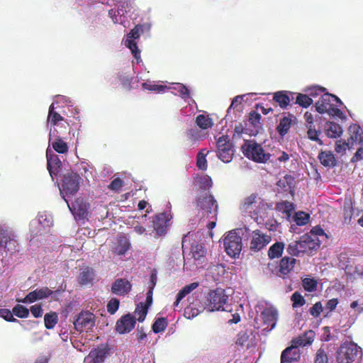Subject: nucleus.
I'll return each mask as SVG.
<instances>
[{"label": "nucleus", "mask_w": 363, "mask_h": 363, "mask_svg": "<svg viewBox=\"0 0 363 363\" xmlns=\"http://www.w3.org/2000/svg\"><path fill=\"white\" fill-rule=\"evenodd\" d=\"M228 300L229 297L224 289L217 288L215 290H211L206 296L205 309L209 312L216 311H230Z\"/></svg>", "instance_id": "nucleus-1"}, {"label": "nucleus", "mask_w": 363, "mask_h": 363, "mask_svg": "<svg viewBox=\"0 0 363 363\" xmlns=\"http://www.w3.org/2000/svg\"><path fill=\"white\" fill-rule=\"evenodd\" d=\"M195 207L202 217L208 218L218 216V205L217 201L210 191L201 192L196 198Z\"/></svg>", "instance_id": "nucleus-2"}, {"label": "nucleus", "mask_w": 363, "mask_h": 363, "mask_svg": "<svg viewBox=\"0 0 363 363\" xmlns=\"http://www.w3.org/2000/svg\"><path fill=\"white\" fill-rule=\"evenodd\" d=\"M342 104L341 100L337 96L325 93L315 103V109L320 113H327L330 116L341 117L342 112L338 106Z\"/></svg>", "instance_id": "nucleus-3"}, {"label": "nucleus", "mask_w": 363, "mask_h": 363, "mask_svg": "<svg viewBox=\"0 0 363 363\" xmlns=\"http://www.w3.org/2000/svg\"><path fill=\"white\" fill-rule=\"evenodd\" d=\"M241 150L247 158L257 163H266L271 157L269 153L265 152L261 144L252 140H245Z\"/></svg>", "instance_id": "nucleus-4"}, {"label": "nucleus", "mask_w": 363, "mask_h": 363, "mask_svg": "<svg viewBox=\"0 0 363 363\" xmlns=\"http://www.w3.org/2000/svg\"><path fill=\"white\" fill-rule=\"evenodd\" d=\"M361 354V348L354 342H344L337 352L338 363H352Z\"/></svg>", "instance_id": "nucleus-5"}, {"label": "nucleus", "mask_w": 363, "mask_h": 363, "mask_svg": "<svg viewBox=\"0 0 363 363\" xmlns=\"http://www.w3.org/2000/svg\"><path fill=\"white\" fill-rule=\"evenodd\" d=\"M266 206L265 201L257 193H252L242 201L240 209L242 211L253 213L252 215V217H253L258 215L260 211L265 209Z\"/></svg>", "instance_id": "nucleus-6"}, {"label": "nucleus", "mask_w": 363, "mask_h": 363, "mask_svg": "<svg viewBox=\"0 0 363 363\" xmlns=\"http://www.w3.org/2000/svg\"><path fill=\"white\" fill-rule=\"evenodd\" d=\"M242 239L236 231L230 230L223 239V245L226 253L231 257L240 255L242 248Z\"/></svg>", "instance_id": "nucleus-7"}, {"label": "nucleus", "mask_w": 363, "mask_h": 363, "mask_svg": "<svg viewBox=\"0 0 363 363\" xmlns=\"http://www.w3.org/2000/svg\"><path fill=\"white\" fill-rule=\"evenodd\" d=\"M217 156L225 163L230 162L234 155L235 150L228 135L220 136L217 142Z\"/></svg>", "instance_id": "nucleus-8"}, {"label": "nucleus", "mask_w": 363, "mask_h": 363, "mask_svg": "<svg viewBox=\"0 0 363 363\" xmlns=\"http://www.w3.org/2000/svg\"><path fill=\"white\" fill-rule=\"evenodd\" d=\"M271 240V235L264 234L259 230H253L251 233L249 248L252 252H257L264 249Z\"/></svg>", "instance_id": "nucleus-9"}, {"label": "nucleus", "mask_w": 363, "mask_h": 363, "mask_svg": "<svg viewBox=\"0 0 363 363\" xmlns=\"http://www.w3.org/2000/svg\"><path fill=\"white\" fill-rule=\"evenodd\" d=\"M82 179L79 174L70 172L64 175L62 186L67 195L78 191Z\"/></svg>", "instance_id": "nucleus-10"}, {"label": "nucleus", "mask_w": 363, "mask_h": 363, "mask_svg": "<svg viewBox=\"0 0 363 363\" xmlns=\"http://www.w3.org/2000/svg\"><path fill=\"white\" fill-rule=\"evenodd\" d=\"M74 325L75 329L79 332L91 330L95 325V315L91 312L82 311L74 322Z\"/></svg>", "instance_id": "nucleus-11"}, {"label": "nucleus", "mask_w": 363, "mask_h": 363, "mask_svg": "<svg viewBox=\"0 0 363 363\" xmlns=\"http://www.w3.org/2000/svg\"><path fill=\"white\" fill-rule=\"evenodd\" d=\"M278 315L277 310L273 306L267 307L261 312L260 317L262 320L264 330L270 331L274 328Z\"/></svg>", "instance_id": "nucleus-12"}, {"label": "nucleus", "mask_w": 363, "mask_h": 363, "mask_svg": "<svg viewBox=\"0 0 363 363\" xmlns=\"http://www.w3.org/2000/svg\"><path fill=\"white\" fill-rule=\"evenodd\" d=\"M68 207L73 215L78 219H84L87 218L89 214V204L86 202L82 198H77L75 201L72 203V205H69L67 201Z\"/></svg>", "instance_id": "nucleus-13"}, {"label": "nucleus", "mask_w": 363, "mask_h": 363, "mask_svg": "<svg viewBox=\"0 0 363 363\" xmlns=\"http://www.w3.org/2000/svg\"><path fill=\"white\" fill-rule=\"evenodd\" d=\"M297 260L294 257L289 256L283 257L277 267V274L279 277L285 279L293 271Z\"/></svg>", "instance_id": "nucleus-14"}, {"label": "nucleus", "mask_w": 363, "mask_h": 363, "mask_svg": "<svg viewBox=\"0 0 363 363\" xmlns=\"http://www.w3.org/2000/svg\"><path fill=\"white\" fill-rule=\"evenodd\" d=\"M135 323L134 316L130 314L125 315L116 322V330L120 334L128 333L134 328Z\"/></svg>", "instance_id": "nucleus-15"}, {"label": "nucleus", "mask_w": 363, "mask_h": 363, "mask_svg": "<svg viewBox=\"0 0 363 363\" xmlns=\"http://www.w3.org/2000/svg\"><path fill=\"white\" fill-rule=\"evenodd\" d=\"M132 289L131 283L124 278L116 279L111 285L112 294L117 296H125Z\"/></svg>", "instance_id": "nucleus-16"}, {"label": "nucleus", "mask_w": 363, "mask_h": 363, "mask_svg": "<svg viewBox=\"0 0 363 363\" xmlns=\"http://www.w3.org/2000/svg\"><path fill=\"white\" fill-rule=\"evenodd\" d=\"M169 220V215L166 213H160L155 216L152 220V225L157 235H163L166 233Z\"/></svg>", "instance_id": "nucleus-17"}, {"label": "nucleus", "mask_w": 363, "mask_h": 363, "mask_svg": "<svg viewBox=\"0 0 363 363\" xmlns=\"http://www.w3.org/2000/svg\"><path fill=\"white\" fill-rule=\"evenodd\" d=\"M109 352L110 348L107 345H101L91 350L89 357L91 359L92 363H104L110 354Z\"/></svg>", "instance_id": "nucleus-18"}, {"label": "nucleus", "mask_w": 363, "mask_h": 363, "mask_svg": "<svg viewBox=\"0 0 363 363\" xmlns=\"http://www.w3.org/2000/svg\"><path fill=\"white\" fill-rule=\"evenodd\" d=\"M53 294V291L48 287H42L37 289L28 293L26 297L22 300L23 303H33L37 300L43 299L49 297Z\"/></svg>", "instance_id": "nucleus-19"}, {"label": "nucleus", "mask_w": 363, "mask_h": 363, "mask_svg": "<svg viewBox=\"0 0 363 363\" xmlns=\"http://www.w3.org/2000/svg\"><path fill=\"white\" fill-rule=\"evenodd\" d=\"M0 246L3 247L8 252L11 254L18 251V243L14 238L13 235L7 233L6 232L1 233L0 234Z\"/></svg>", "instance_id": "nucleus-20"}, {"label": "nucleus", "mask_w": 363, "mask_h": 363, "mask_svg": "<svg viewBox=\"0 0 363 363\" xmlns=\"http://www.w3.org/2000/svg\"><path fill=\"white\" fill-rule=\"evenodd\" d=\"M47 167L52 180L57 177L62 167V162L56 155H49L48 149L46 152Z\"/></svg>", "instance_id": "nucleus-21"}, {"label": "nucleus", "mask_w": 363, "mask_h": 363, "mask_svg": "<svg viewBox=\"0 0 363 363\" xmlns=\"http://www.w3.org/2000/svg\"><path fill=\"white\" fill-rule=\"evenodd\" d=\"M298 240L299 244H301V247H303L301 248L303 254L311 253L313 250L320 246L318 239H314L308 234L302 235Z\"/></svg>", "instance_id": "nucleus-22"}, {"label": "nucleus", "mask_w": 363, "mask_h": 363, "mask_svg": "<svg viewBox=\"0 0 363 363\" xmlns=\"http://www.w3.org/2000/svg\"><path fill=\"white\" fill-rule=\"evenodd\" d=\"M300 351L293 343L290 347H286L281 353V362L290 363L297 362L300 359Z\"/></svg>", "instance_id": "nucleus-23"}, {"label": "nucleus", "mask_w": 363, "mask_h": 363, "mask_svg": "<svg viewBox=\"0 0 363 363\" xmlns=\"http://www.w3.org/2000/svg\"><path fill=\"white\" fill-rule=\"evenodd\" d=\"M294 93L287 91H279L273 94V101L276 102L280 108L286 109L290 106L291 99H293Z\"/></svg>", "instance_id": "nucleus-24"}, {"label": "nucleus", "mask_w": 363, "mask_h": 363, "mask_svg": "<svg viewBox=\"0 0 363 363\" xmlns=\"http://www.w3.org/2000/svg\"><path fill=\"white\" fill-rule=\"evenodd\" d=\"M315 337V333L313 330H309L306 331L303 335H299L298 337L294 338L291 340V343H293L298 348L299 347H306L311 345L314 341Z\"/></svg>", "instance_id": "nucleus-25"}, {"label": "nucleus", "mask_w": 363, "mask_h": 363, "mask_svg": "<svg viewBox=\"0 0 363 363\" xmlns=\"http://www.w3.org/2000/svg\"><path fill=\"white\" fill-rule=\"evenodd\" d=\"M350 138L347 141H350L351 146L354 144H360L363 142V130L360 125L357 124H352L349 127Z\"/></svg>", "instance_id": "nucleus-26"}, {"label": "nucleus", "mask_w": 363, "mask_h": 363, "mask_svg": "<svg viewBox=\"0 0 363 363\" xmlns=\"http://www.w3.org/2000/svg\"><path fill=\"white\" fill-rule=\"evenodd\" d=\"M130 243L125 235H119L112 248V252L118 255H123L129 250Z\"/></svg>", "instance_id": "nucleus-27"}, {"label": "nucleus", "mask_w": 363, "mask_h": 363, "mask_svg": "<svg viewBox=\"0 0 363 363\" xmlns=\"http://www.w3.org/2000/svg\"><path fill=\"white\" fill-rule=\"evenodd\" d=\"M318 158L320 164L325 167L332 168L337 164V160L331 151L321 150L318 155Z\"/></svg>", "instance_id": "nucleus-28"}, {"label": "nucleus", "mask_w": 363, "mask_h": 363, "mask_svg": "<svg viewBox=\"0 0 363 363\" xmlns=\"http://www.w3.org/2000/svg\"><path fill=\"white\" fill-rule=\"evenodd\" d=\"M199 286V284L197 282L191 283L189 285H186L184 286L177 294L176 301H174L173 306L174 310L178 308V306L180 301L189 294H190L193 290L196 289Z\"/></svg>", "instance_id": "nucleus-29"}, {"label": "nucleus", "mask_w": 363, "mask_h": 363, "mask_svg": "<svg viewBox=\"0 0 363 363\" xmlns=\"http://www.w3.org/2000/svg\"><path fill=\"white\" fill-rule=\"evenodd\" d=\"M325 131L328 137L337 138L341 135L342 129L338 123L329 121L325 123Z\"/></svg>", "instance_id": "nucleus-30"}, {"label": "nucleus", "mask_w": 363, "mask_h": 363, "mask_svg": "<svg viewBox=\"0 0 363 363\" xmlns=\"http://www.w3.org/2000/svg\"><path fill=\"white\" fill-rule=\"evenodd\" d=\"M94 270L89 267H85L78 277V282L81 285H86L94 279Z\"/></svg>", "instance_id": "nucleus-31"}, {"label": "nucleus", "mask_w": 363, "mask_h": 363, "mask_svg": "<svg viewBox=\"0 0 363 363\" xmlns=\"http://www.w3.org/2000/svg\"><path fill=\"white\" fill-rule=\"evenodd\" d=\"M285 245L282 242H276L268 250V257L270 259L280 258L282 256Z\"/></svg>", "instance_id": "nucleus-32"}, {"label": "nucleus", "mask_w": 363, "mask_h": 363, "mask_svg": "<svg viewBox=\"0 0 363 363\" xmlns=\"http://www.w3.org/2000/svg\"><path fill=\"white\" fill-rule=\"evenodd\" d=\"M293 115L282 118L277 127V130L281 136H284L289 130L292 124Z\"/></svg>", "instance_id": "nucleus-33"}, {"label": "nucleus", "mask_w": 363, "mask_h": 363, "mask_svg": "<svg viewBox=\"0 0 363 363\" xmlns=\"http://www.w3.org/2000/svg\"><path fill=\"white\" fill-rule=\"evenodd\" d=\"M64 121V118L55 110L54 104H52L49 107L47 122L50 123L51 125L55 126L58 124L60 121Z\"/></svg>", "instance_id": "nucleus-34"}, {"label": "nucleus", "mask_w": 363, "mask_h": 363, "mask_svg": "<svg viewBox=\"0 0 363 363\" xmlns=\"http://www.w3.org/2000/svg\"><path fill=\"white\" fill-rule=\"evenodd\" d=\"M52 147L55 152L60 154H66L69 150L67 143L60 136L56 137L55 140L52 143Z\"/></svg>", "instance_id": "nucleus-35"}, {"label": "nucleus", "mask_w": 363, "mask_h": 363, "mask_svg": "<svg viewBox=\"0 0 363 363\" xmlns=\"http://www.w3.org/2000/svg\"><path fill=\"white\" fill-rule=\"evenodd\" d=\"M196 125L201 129L206 130L211 128L213 125L212 118L208 115L199 114L196 118Z\"/></svg>", "instance_id": "nucleus-36"}, {"label": "nucleus", "mask_w": 363, "mask_h": 363, "mask_svg": "<svg viewBox=\"0 0 363 363\" xmlns=\"http://www.w3.org/2000/svg\"><path fill=\"white\" fill-rule=\"evenodd\" d=\"M276 209L283 213H285L286 216L289 218L294 210V206L292 203L284 201L277 203L276 205Z\"/></svg>", "instance_id": "nucleus-37"}, {"label": "nucleus", "mask_w": 363, "mask_h": 363, "mask_svg": "<svg viewBox=\"0 0 363 363\" xmlns=\"http://www.w3.org/2000/svg\"><path fill=\"white\" fill-rule=\"evenodd\" d=\"M301 248V244H299L298 240H295L287 245L286 252L291 257H298L301 253L303 254Z\"/></svg>", "instance_id": "nucleus-38"}, {"label": "nucleus", "mask_w": 363, "mask_h": 363, "mask_svg": "<svg viewBox=\"0 0 363 363\" xmlns=\"http://www.w3.org/2000/svg\"><path fill=\"white\" fill-rule=\"evenodd\" d=\"M117 79L121 82L124 89L126 90H130L132 89L131 84L133 77H131L130 74H127L126 72H121L118 74Z\"/></svg>", "instance_id": "nucleus-39"}, {"label": "nucleus", "mask_w": 363, "mask_h": 363, "mask_svg": "<svg viewBox=\"0 0 363 363\" xmlns=\"http://www.w3.org/2000/svg\"><path fill=\"white\" fill-rule=\"evenodd\" d=\"M45 326L47 329H52L58 322V316L55 312L48 313L44 316Z\"/></svg>", "instance_id": "nucleus-40"}, {"label": "nucleus", "mask_w": 363, "mask_h": 363, "mask_svg": "<svg viewBox=\"0 0 363 363\" xmlns=\"http://www.w3.org/2000/svg\"><path fill=\"white\" fill-rule=\"evenodd\" d=\"M199 189L202 190L201 192L209 191L211 188L213 182L211 178L208 175H204L198 179Z\"/></svg>", "instance_id": "nucleus-41"}, {"label": "nucleus", "mask_w": 363, "mask_h": 363, "mask_svg": "<svg viewBox=\"0 0 363 363\" xmlns=\"http://www.w3.org/2000/svg\"><path fill=\"white\" fill-rule=\"evenodd\" d=\"M191 252L196 260H199L205 257L206 250L202 245L196 244L191 246Z\"/></svg>", "instance_id": "nucleus-42"}, {"label": "nucleus", "mask_w": 363, "mask_h": 363, "mask_svg": "<svg viewBox=\"0 0 363 363\" xmlns=\"http://www.w3.org/2000/svg\"><path fill=\"white\" fill-rule=\"evenodd\" d=\"M125 45L130 50L137 60L140 58V50L138 49L135 40L127 38L125 41Z\"/></svg>", "instance_id": "nucleus-43"}, {"label": "nucleus", "mask_w": 363, "mask_h": 363, "mask_svg": "<svg viewBox=\"0 0 363 363\" xmlns=\"http://www.w3.org/2000/svg\"><path fill=\"white\" fill-rule=\"evenodd\" d=\"M310 216L303 211H298L294 216V220L298 225H304L309 221Z\"/></svg>", "instance_id": "nucleus-44"}, {"label": "nucleus", "mask_w": 363, "mask_h": 363, "mask_svg": "<svg viewBox=\"0 0 363 363\" xmlns=\"http://www.w3.org/2000/svg\"><path fill=\"white\" fill-rule=\"evenodd\" d=\"M312 103V99L309 96L303 94H298L295 102V104H298L303 108H308Z\"/></svg>", "instance_id": "nucleus-45"}, {"label": "nucleus", "mask_w": 363, "mask_h": 363, "mask_svg": "<svg viewBox=\"0 0 363 363\" xmlns=\"http://www.w3.org/2000/svg\"><path fill=\"white\" fill-rule=\"evenodd\" d=\"M167 326V321L165 318H159L153 323L152 328L154 333H159L164 331Z\"/></svg>", "instance_id": "nucleus-46"}, {"label": "nucleus", "mask_w": 363, "mask_h": 363, "mask_svg": "<svg viewBox=\"0 0 363 363\" xmlns=\"http://www.w3.org/2000/svg\"><path fill=\"white\" fill-rule=\"evenodd\" d=\"M317 281L313 278H304L302 279V285L303 289L308 291L313 292L317 289Z\"/></svg>", "instance_id": "nucleus-47"}, {"label": "nucleus", "mask_w": 363, "mask_h": 363, "mask_svg": "<svg viewBox=\"0 0 363 363\" xmlns=\"http://www.w3.org/2000/svg\"><path fill=\"white\" fill-rule=\"evenodd\" d=\"M206 150H202L197 155L196 165L198 168L201 170H206L208 167L206 156L208 153V151L204 152Z\"/></svg>", "instance_id": "nucleus-48"}, {"label": "nucleus", "mask_w": 363, "mask_h": 363, "mask_svg": "<svg viewBox=\"0 0 363 363\" xmlns=\"http://www.w3.org/2000/svg\"><path fill=\"white\" fill-rule=\"evenodd\" d=\"M13 313L16 316L20 318H27L29 315V310L20 304H17L13 308Z\"/></svg>", "instance_id": "nucleus-49"}, {"label": "nucleus", "mask_w": 363, "mask_h": 363, "mask_svg": "<svg viewBox=\"0 0 363 363\" xmlns=\"http://www.w3.org/2000/svg\"><path fill=\"white\" fill-rule=\"evenodd\" d=\"M320 132L318 131L315 128V125H308V132L307 135L308 138L313 140L318 143L319 145H322L323 144V141L319 138V135Z\"/></svg>", "instance_id": "nucleus-50"}, {"label": "nucleus", "mask_w": 363, "mask_h": 363, "mask_svg": "<svg viewBox=\"0 0 363 363\" xmlns=\"http://www.w3.org/2000/svg\"><path fill=\"white\" fill-rule=\"evenodd\" d=\"M78 171L80 174L84 176L86 179H87L89 176L92 174L90 164L85 162H82L77 164Z\"/></svg>", "instance_id": "nucleus-51"}, {"label": "nucleus", "mask_w": 363, "mask_h": 363, "mask_svg": "<svg viewBox=\"0 0 363 363\" xmlns=\"http://www.w3.org/2000/svg\"><path fill=\"white\" fill-rule=\"evenodd\" d=\"M291 299L293 302L292 306L294 308L303 306L306 303L303 296L298 291L292 294Z\"/></svg>", "instance_id": "nucleus-52"}, {"label": "nucleus", "mask_w": 363, "mask_h": 363, "mask_svg": "<svg viewBox=\"0 0 363 363\" xmlns=\"http://www.w3.org/2000/svg\"><path fill=\"white\" fill-rule=\"evenodd\" d=\"M147 306H142L140 303L138 305L134 313L138 316L137 319L139 322H143L145 320L147 313Z\"/></svg>", "instance_id": "nucleus-53"}, {"label": "nucleus", "mask_w": 363, "mask_h": 363, "mask_svg": "<svg viewBox=\"0 0 363 363\" xmlns=\"http://www.w3.org/2000/svg\"><path fill=\"white\" fill-rule=\"evenodd\" d=\"M352 147L350 141L337 140L335 143V150L337 153H344L347 149Z\"/></svg>", "instance_id": "nucleus-54"}, {"label": "nucleus", "mask_w": 363, "mask_h": 363, "mask_svg": "<svg viewBox=\"0 0 363 363\" xmlns=\"http://www.w3.org/2000/svg\"><path fill=\"white\" fill-rule=\"evenodd\" d=\"M250 334L247 330L240 331L238 334V337L236 340V345H240L241 347L246 345V343L249 341Z\"/></svg>", "instance_id": "nucleus-55"}, {"label": "nucleus", "mask_w": 363, "mask_h": 363, "mask_svg": "<svg viewBox=\"0 0 363 363\" xmlns=\"http://www.w3.org/2000/svg\"><path fill=\"white\" fill-rule=\"evenodd\" d=\"M188 140L194 144L200 139V132L198 129L191 128L186 132Z\"/></svg>", "instance_id": "nucleus-56"}, {"label": "nucleus", "mask_w": 363, "mask_h": 363, "mask_svg": "<svg viewBox=\"0 0 363 363\" xmlns=\"http://www.w3.org/2000/svg\"><path fill=\"white\" fill-rule=\"evenodd\" d=\"M123 184V181L118 177L111 181L108 186V189L115 192H118L121 189Z\"/></svg>", "instance_id": "nucleus-57"}, {"label": "nucleus", "mask_w": 363, "mask_h": 363, "mask_svg": "<svg viewBox=\"0 0 363 363\" xmlns=\"http://www.w3.org/2000/svg\"><path fill=\"white\" fill-rule=\"evenodd\" d=\"M119 304L120 301L118 299L112 298L107 304L108 312L111 315L114 314L118 311Z\"/></svg>", "instance_id": "nucleus-58"}, {"label": "nucleus", "mask_w": 363, "mask_h": 363, "mask_svg": "<svg viewBox=\"0 0 363 363\" xmlns=\"http://www.w3.org/2000/svg\"><path fill=\"white\" fill-rule=\"evenodd\" d=\"M242 100H243L242 96H235L233 99L231 104L227 111L228 114H229L230 113L231 110L234 109V108H237L238 111H240L242 109L241 103H242Z\"/></svg>", "instance_id": "nucleus-59"}, {"label": "nucleus", "mask_w": 363, "mask_h": 363, "mask_svg": "<svg viewBox=\"0 0 363 363\" xmlns=\"http://www.w3.org/2000/svg\"><path fill=\"white\" fill-rule=\"evenodd\" d=\"M260 120H261V115L256 112V111H252L250 113L249 115V122L251 123L254 127H259L260 125Z\"/></svg>", "instance_id": "nucleus-60"}, {"label": "nucleus", "mask_w": 363, "mask_h": 363, "mask_svg": "<svg viewBox=\"0 0 363 363\" xmlns=\"http://www.w3.org/2000/svg\"><path fill=\"white\" fill-rule=\"evenodd\" d=\"M0 316L9 322H15L17 320L13 317V311L6 308L0 309Z\"/></svg>", "instance_id": "nucleus-61"}, {"label": "nucleus", "mask_w": 363, "mask_h": 363, "mask_svg": "<svg viewBox=\"0 0 363 363\" xmlns=\"http://www.w3.org/2000/svg\"><path fill=\"white\" fill-rule=\"evenodd\" d=\"M199 310L193 306L189 305V306L186 307L184 309V315L187 318H193L199 315Z\"/></svg>", "instance_id": "nucleus-62"}, {"label": "nucleus", "mask_w": 363, "mask_h": 363, "mask_svg": "<svg viewBox=\"0 0 363 363\" xmlns=\"http://www.w3.org/2000/svg\"><path fill=\"white\" fill-rule=\"evenodd\" d=\"M143 30V26L136 25L127 35V38L135 40L140 38V31Z\"/></svg>", "instance_id": "nucleus-63"}, {"label": "nucleus", "mask_w": 363, "mask_h": 363, "mask_svg": "<svg viewBox=\"0 0 363 363\" xmlns=\"http://www.w3.org/2000/svg\"><path fill=\"white\" fill-rule=\"evenodd\" d=\"M315 363H328V356L323 350L320 349L318 350Z\"/></svg>", "instance_id": "nucleus-64"}]
</instances>
